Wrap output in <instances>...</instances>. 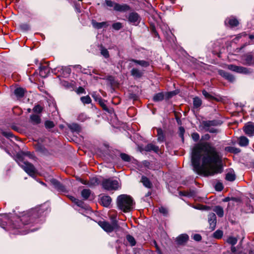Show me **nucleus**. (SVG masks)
Instances as JSON below:
<instances>
[{"instance_id":"nucleus-49","label":"nucleus","mask_w":254,"mask_h":254,"mask_svg":"<svg viewBox=\"0 0 254 254\" xmlns=\"http://www.w3.org/2000/svg\"><path fill=\"white\" fill-rule=\"evenodd\" d=\"M120 101V99H119V96H115L112 98L110 102H112L113 104H118L119 103Z\"/></svg>"},{"instance_id":"nucleus-26","label":"nucleus","mask_w":254,"mask_h":254,"mask_svg":"<svg viewBox=\"0 0 254 254\" xmlns=\"http://www.w3.org/2000/svg\"><path fill=\"white\" fill-rule=\"evenodd\" d=\"M213 211L215 212L216 214L219 217H222L224 215V210L223 208L220 206H216L213 208Z\"/></svg>"},{"instance_id":"nucleus-24","label":"nucleus","mask_w":254,"mask_h":254,"mask_svg":"<svg viewBox=\"0 0 254 254\" xmlns=\"http://www.w3.org/2000/svg\"><path fill=\"white\" fill-rule=\"evenodd\" d=\"M189 239V236L187 234H181L177 238V242L179 244H182L186 242Z\"/></svg>"},{"instance_id":"nucleus-22","label":"nucleus","mask_w":254,"mask_h":254,"mask_svg":"<svg viewBox=\"0 0 254 254\" xmlns=\"http://www.w3.org/2000/svg\"><path fill=\"white\" fill-rule=\"evenodd\" d=\"M50 72L48 67L46 66H42L40 67L39 74L42 77H46Z\"/></svg>"},{"instance_id":"nucleus-9","label":"nucleus","mask_w":254,"mask_h":254,"mask_svg":"<svg viewBox=\"0 0 254 254\" xmlns=\"http://www.w3.org/2000/svg\"><path fill=\"white\" fill-rule=\"evenodd\" d=\"M214 122L212 121H204L202 122V125L204 128L207 131L211 133H214L216 132V129L213 127H210L211 126H213Z\"/></svg>"},{"instance_id":"nucleus-63","label":"nucleus","mask_w":254,"mask_h":254,"mask_svg":"<svg viewBox=\"0 0 254 254\" xmlns=\"http://www.w3.org/2000/svg\"><path fill=\"white\" fill-rule=\"evenodd\" d=\"M180 194L183 196H190V195L189 194V193L186 191H180Z\"/></svg>"},{"instance_id":"nucleus-1","label":"nucleus","mask_w":254,"mask_h":254,"mask_svg":"<svg viewBox=\"0 0 254 254\" xmlns=\"http://www.w3.org/2000/svg\"><path fill=\"white\" fill-rule=\"evenodd\" d=\"M191 163L198 174L213 176L223 172L221 157L216 148L209 142L197 144L192 149Z\"/></svg>"},{"instance_id":"nucleus-45","label":"nucleus","mask_w":254,"mask_h":254,"mask_svg":"<svg viewBox=\"0 0 254 254\" xmlns=\"http://www.w3.org/2000/svg\"><path fill=\"white\" fill-rule=\"evenodd\" d=\"M121 158L122 159L126 162H129L130 161V158L129 155L126 153H121L120 154Z\"/></svg>"},{"instance_id":"nucleus-19","label":"nucleus","mask_w":254,"mask_h":254,"mask_svg":"<svg viewBox=\"0 0 254 254\" xmlns=\"http://www.w3.org/2000/svg\"><path fill=\"white\" fill-rule=\"evenodd\" d=\"M30 122L34 125H37L41 123V117L39 115L32 114L30 117Z\"/></svg>"},{"instance_id":"nucleus-4","label":"nucleus","mask_w":254,"mask_h":254,"mask_svg":"<svg viewBox=\"0 0 254 254\" xmlns=\"http://www.w3.org/2000/svg\"><path fill=\"white\" fill-rule=\"evenodd\" d=\"M134 204L132 198L127 194H121L117 198V206L124 212L130 211L133 208Z\"/></svg>"},{"instance_id":"nucleus-59","label":"nucleus","mask_w":254,"mask_h":254,"mask_svg":"<svg viewBox=\"0 0 254 254\" xmlns=\"http://www.w3.org/2000/svg\"><path fill=\"white\" fill-rule=\"evenodd\" d=\"M193 239L196 241H199L201 239V236L199 234H196L193 235Z\"/></svg>"},{"instance_id":"nucleus-20","label":"nucleus","mask_w":254,"mask_h":254,"mask_svg":"<svg viewBox=\"0 0 254 254\" xmlns=\"http://www.w3.org/2000/svg\"><path fill=\"white\" fill-rule=\"evenodd\" d=\"M111 198L108 195H104L101 198L102 204L105 207H108L111 204Z\"/></svg>"},{"instance_id":"nucleus-56","label":"nucleus","mask_w":254,"mask_h":254,"mask_svg":"<svg viewBox=\"0 0 254 254\" xmlns=\"http://www.w3.org/2000/svg\"><path fill=\"white\" fill-rule=\"evenodd\" d=\"M159 212L163 214L164 215H166L168 213V210L167 209L164 207H161L159 208Z\"/></svg>"},{"instance_id":"nucleus-21","label":"nucleus","mask_w":254,"mask_h":254,"mask_svg":"<svg viewBox=\"0 0 254 254\" xmlns=\"http://www.w3.org/2000/svg\"><path fill=\"white\" fill-rule=\"evenodd\" d=\"M91 23L93 27L97 29H99L104 27L108 26L107 23L106 22H97L95 20H92Z\"/></svg>"},{"instance_id":"nucleus-16","label":"nucleus","mask_w":254,"mask_h":254,"mask_svg":"<svg viewBox=\"0 0 254 254\" xmlns=\"http://www.w3.org/2000/svg\"><path fill=\"white\" fill-rule=\"evenodd\" d=\"M219 73L220 75H221L222 77H223L230 82H233L235 80V78L232 75L224 70H219Z\"/></svg>"},{"instance_id":"nucleus-61","label":"nucleus","mask_w":254,"mask_h":254,"mask_svg":"<svg viewBox=\"0 0 254 254\" xmlns=\"http://www.w3.org/2000/svg\"><path fill=\"white\" fill-rule=\"evenodd\" d=\"M86 118V116L84 114H82L78 116V118L79 121L83 122L85 120Z\"/></svg>"},{"instance_id":"nucleus-46","label":"nucleus","mask_w":254,"mask_h":254,"mask_svg":"<svg viewBox=\"0 0 254 254\" xmlns=\"http://www.w3.org/2000/svg\"><path fill=\"white\" fill-rule=\"evenodd\" d=\"M45 127L47 128H52L54 127V124L52 121H47L45 123Z\"/></svg>"},{"instance_id":"nucleus-36","label":"nucleus","mask_w":254,"mask_h":254,"mask_svg":"<svg viewBox=\"0 0 254 254\" xmlns=\"http://www.w3.org/2000/svg\"><path fill=\"white\" fill-rule=\"evenodd\" d=\"M146 148L148 151L152 150L156 153H158L159 151V147L152 144H148Z\"/></svg>"},{"instance_id":"nucleus-15","label":"nucleus","mask_w":254,"mask_h":254,"mask_svg":"<svg viewBox=\"0 0 254 254\" xmlns=\"http://www.w3.org/2000/svg\"><path fill=\"white\" fill-rule=\"evenodd\" d=\"M130 9V7L127 4H120L117 3L115 4V10L119 12H125Z\"/></svg>"},{"instance_id":"nucleus-39","label":"nucleus","mask_w":254,"mask_h":254,"mask_svg":"<svg viewBox=\"0 0 254 254\" xmlns=\"http://www.w3.org/2000/svg\"><path fill=\"white\" fill-rule=\"evenodd\" d=\"M236 176L234 174L232 173H228L226 176V179L229 181H233L235 180Z\"/></svg>"},{"instance_id":"nucleus-28","label":"nucleus","mask_w":254,"mask_h":254,"mask_svg":"<svg viewBox=\"0 0 254 254\" xmlns=\"http://www.w3.org/2000/svg\"><path fill=\"white\" fill-rule=\"evenodd\" d=\"M91 191L89 189H83L81 192V195L84 199H87L90 196Z\"/></svg>"},{"instance_id":"nucleus-60","label":"nucleus","mask_w":254,"mask_h":254,"mask_svg":"<svg viewBox=\"0 0 254 254\" xmlns=\"http://www.w3.org/2000/svg\"><path fill=\"white\" fill-rule=\"evenodd\" d=\"M179 93H180V90H175L174 91H172V92H170L168 93L167 95H169V96L175 95L178 94Z\"/></svg>"},{"instance_id":"nucleus-44","label":"nucleus","mask_w":254,"mask_h":254,"mask_svg":"<svg viewBox=\"0 0 254 254\" xmlns=\"http://www.w3.org/2000/svg\"><path fill=\"white\" fill-rule=\"evenodd\" d=\"M43 110V107L39 105H36L33 109V111L34 112L38 114L41 113L42 112Z\"/></svg>"},{"instance_id":"nucleus-17","label":"nucleus","mask_w":254,"mask_h":254,"mask_svg":"<svg viewBox=\"0 0 254 254\" xmlns=\"http://www.w3.org/2000/svg\"><path fill=\"white\" fill-rule=\"evenodd\" d=\"M130 74L134 78H139L143 75V71L137 68H133L130 71Z\"/></svg>"},{"instance_id":"nucleus-33","label":"nucleus","mask_w":254,"mask_h":254,"mask_svg":"<svg viewBox=\"0 0 254 254\" xmlns=\"http://www.w3.org/2000/svg\"><path fill=\"white\" fill-rule=\"evenodd\" d=\"M126 239L131 247L134 246L136 245V241L135 239L130 235H127Z\"/></svg>"},{"instance_id":"nucleus-8","label":"nucleus","mask_w":254,"mask_h":254,"mask_svg":"<svg viewBox=\"0 0 254 254\" xmlns=\"http://www.w3.org/2000/svg\"><path fill=\"white\" fill-rule=\"evenodd\" d=\"M51 184L53 187L60 192H65L66 191L65 188L58 181L55 179H52L50 181Z\"/></svg>"},{"instance_id":"nucleus-25","label":"nucleus","mask_w":254,"mask_h":254,"mask_svg":"<svg viewBox=\"0 0 254 254\" xmlns=\"http://www.w3.org/2000/svg\"><path fill=\"white\" fill-rule=\"evenodd\" d=\"M249 139L244 136H240L239 138V144L241 146H246L249 144Z\"/></svg>"},{"instance_id":"nucleus-43","label":"nucleus","mask_w":254,"mask_h":254,"mask_svg":"<svg viewBox=\"0 0 254 254\" xmlns=\"http://www.w3.org/2000/svg\"><path fill=\"white\" fill-rule=\"evenodd\" d=\"M223 232L221 230H218L213 233V237L216 239H220L223 236Z\"/></svg>"},{"instance_id":"nucleus-41","label":"nucleus","mask_w":254,"mask_h":254,"mask_svg":"<svg viewBox=\"0 0 254 254\" xmlns=\"http://www.w3.org/2000/svg\"><path fill=\"white\" fill-rule=\"evenodd\" d=\"M101 54L103 55L105 58H108L109 57V53L107 49L105 48L101 47Z\"/></svg>"},{"instance_id":"nucleus-13","label":"nucleus","mask_w":254,"mask_h":254,"mask_svg":"<svg viewBox=\"0 0 254 254\" xmlns=\"http://www.w3.org/2000/svg\"><path fill=\"white\" fill-rule=\"evenodd\" d=\"M228 68L232 71H236L239 73H248V69L242 66H238L235 65L230 64L228 66Z\"/></svg>"},{"instance_id":"nucleus-62","label":"nucleus","mask_w":254,"mask_h":254,"mask_svg":"<svg viewBox=\"0 0 254 254\" xmlns=\"http://www.w3.org/2000/svg\"><path fill=\"white\" fill-rule=\"evenodd\" d=\"M151 194V192L150 191H148L145 195L144 197L143 198L144 200L147 201V197L150 196Z\"/></svg>"},{"instance_id":"nucleus-29","label":"nucleus","mask_w":254,"mask_h":254,"mask_svg":"<svg viewBox=\"0 0 254 254\" xmlns=\"http://www.w3.org/2000/svg\"><path fill=\"white\" fill-rule=\"evenodd\" d=\"M157 139L159 142H163L165 140V136L163 130L161 128H157Z\"/></svg>"},{"instance_id":"nucleus-64","label":"nucleus","mask_w":254,"mask_h":254,"mask_svg":"<svg viewBox=\"0 0 254 254\" xmlns=\"http://www.w3.org/2000/svg\"><path fill=\"white\" fill-rule=\"evenodd\" d=\"M81 72L84 74H90L91 73L90 71L85 68H83Z\"/></svg>"},{"instance_id":"nucleus-27","label":"nucleus","mask_w":254,"mask_h":254,"mask_svg":"<svg viewBox=\"0 0 254 254\" xmlns=\"http://www.w3.org/2000/svg\"><path fill=\"white\" fill-rule=\"evenodd\" d=\"M227 22H228L231 27L236 26L239 24V21L234 17L227 19L225 20V23H226Z\"/></svg>"},{"instance_id":"nucleus-57","label":"nucleus","mask_w":254,"mask_h":254,"mask_svg":"<svg viewBox=\"0 0 254 254\" xmlns=\"http://www.w3.org/2000/svg\"><path fill=\"white\" fill-rule=\"evenodd\" d=\"M76 93L78 94H85V90L82 87H79L76 90Z\"/></svg>"},{"instance_id":"nucleus-40","label":"nucleus","mask_w":254,"mask_h":254,"mask_svg":"<svg viewBox=\"0 0 254 254\" xmlns=\"http://www.w3.org/2000/svg\"><path fill=\"white\" fill-rule=\"evenodd\" d=\"M80 100L83 104H89L91 102L90 96H82Z\"/></svg>"},{"instance_id":"nucleus-23","label":"nucleus","mask_w":254,"mask_h":254,"mask_svg":"<svg viewBox=\"0 0 254 254\" xmlns=\"http://www.w3.org/2000/svg\"><path fill=\"white\" fill-rule=\"evenodd\" d=\"M141 183L143 186L147 188L150 189L152 187V184L150 180L145 176H142L141 180Z\"/></svg>"},{"instance_id":"nucleus-5","label":"nucleus","mask_w":254,"mask_h":254,"mask_svg":"<svg viewBox=\"0 0 254 254\" xmlns=\"http://www.w3.org/2000/svg\"><path fill=\"white\" fill-rule=\"evenodd\" d=\"M112 224L106 221H100L99 225L106 232L110 233L118 229L119 226L115 217L111 216Z\"/></svg>"},{"instance_id":"nucleus-53","label":"nucleus","mask_w":254,"mask_h":254,"mask_svg":"<svg viewBox=\"0 0 254 254\" xmlns=\"http://www.w3.org/2000/svg\"><path fill=\"white\" fill-rule=\"evenodd\" d=\"M106 3L107 6L109 7H113L114 8V9L115 10V4H116L117 3L114 2L111 0H106Z\"/></svg>"},{"instance_id":"nucleus-47","label":"nucleus","mask_w":254,"mask_h":254,"mask_svg":"<svg viewBox=\"0 0 254 254\" xmlns=\"http://www.w3.org/2000/svg\"><path fill=\"white\" fill-rule=\"evenodd\" d=\"M185 129L183 127H180L179 128V134L180 137L182 138V141H184V135L185 133Z\"/></svg>"},{"instance_id":"nucleus-35","label":"nucleus","mask_w":254,"mask_h":254,"mask_svg":"<svg viewBox=\"0 0 254 254\" xmlns=\"http://www.w3.org/2000/svg\"><path fill=\"white\" fill-rule=\"evenodd\" d=\"M69 198L72 202L75 203L77 206L81 207H83L84 203L82 201L79 200L72 196H70Z\"/></svg>"},{"instance_id":"nucleus-7","label":"nucleus","mask_w":254,"mask_h":254,"mask_svg":"<svg viewBox=\"0 0 254 254\" xmlns=\"http://www.w3.org/2000/svg\"><path fill=\"white\" fill-rule=\"evenodd\" d=\"M95 100L98 102L99 105L102 107L103 109L110 114L113 112L112 108H109L108 106L110 104V102L102 99L101 96H93Z\"/></svg>"},{"instance_id":"nucleus-18","label":"nucleus","mask_w":254,"mask_h":254,"mask_svg":"<svg viewBox=\"0 0 254 254\" xmlns=\"http://www.w3.org/2000/svg\"><path fill=\"white\" fill-rule=\"evenodd\" d=\"M129 61L133 62L136 64H138L140 65L141 67H146L150 65V64L148 61H146L144 60H137L131 59H130Z\"/></svg>"},{"instance_id":"nucleus-55","label":"nucleus","mask_w":254,"mask_h":254,"mask_svg":"<svg viewBox=\"0 0 254 254\" xmlns=\"http://www.w3.org/2000/svg\"><path fill=\"white\" fill-rule=\"evenodd\" d=\"M223 185L220 183H218L215 185V189L218 191H221L223 190Z\"/></svg>"},{"instance_id":"nucleus-58","label":"nucleus","mask_w":254,"mask_h":254,"mask_svg":"<svg viewBox=\"0 0 254 254\" xmlns=\"http://www.w3.org/2000/svg\"><path fill=\"white\" fill-rule=\"evenodd\" d=\"M164 99V96H153V100L155 102H158Z\"/></svg>"},{"instance_id":"nucleus-42","label":"nucleus","mask_w":254,"mask_h":254,"mask_svg":"<svg viewBox=\"0 0 254 254\" xmlns=\"http://www.w3.org/2000/svg\"><path fill=\"white\" fill-rule=\"evenodd\" d=\"M1 133L3 136L7 138L13 137L16 138L15 137L13 136L12 133L10 131L2 130Z\"/></svg>"},{"instance_id":"nucleus-6","label":"nucleus","mask_w":254,"mask_h":254,"mask_svg":"<svg viewBox=\"0 0 254 254\" xmlns=\"http://www.w3.org/2000/svg\"><path fill=\"white\" fill-rule=\"evenodd\" d=\"M102 185L103 188L107 190H116L120 187L118 181L111 179L103 180Z\"/></svg>"},{"instance_id":"nucleus-3","label":"nucleus","mask_w":254,"mask_h":254,"mask_svg":"<svg viewBox=\"0 0 254 254\" xmlns=\"http://www.w3.org/2000/svg\"><path fill=\"white\" fill-rule=\"evenodd\" d=\"M23 155L32 157L29 152L17 153L15 156V161L18 165L30 176L33 177L36 173L35 167L30 163L24 161Z\"/></svg>"},{"instance_id":"nucleus-10","label":"nucleus","mask_w":254,"mask_h":254,"mask_svg":"<svg viewBox=\"0 0 254 254\" xmlns=\"http://www.w3.org/2000/svg\"><path fill=\"white\" fill-rule=\"evenodd\" d=\"M244 131L249 136L254 135V124L249 123L244 127Z\"/></svg>"},{"instance_id":"nucleus-50","label":"nucleus","mask_w":254,"mask_h":254,"mask_svg":"<svg viewBox=\"0 0 254 254\" xmlns=\"http://www.w3.org/2000/svg\"><path fill=\"white\" fill-rule=\"evenodd\" d=\"M227 150L228 151H229L230 152H233V153H238L240 152V150L238 148H235L234 147H228L227 148Z\"/></svg>"},{"instance_id":"nucleus-12","label":"nucleus","mask_w":254,"mask_h":254,"mask_svg":"<svg viewBox=\"0 0 254 254\" xmlns=\"http://www.w3.org/2000/svg\"><path fill=\"white\" fill-rule=\"evenodd\" d=\"M208 221L209 224L210 228L213 230L216 225V217L214 213H210L208 216Z\"/></svg>"},{"instance_id":"nucleus-31","label":"nucleus","mask_w":254,"mask_h":254,"mask_svg":"<svg viewBox=\"0 0 254 254\" xmlns=\"http://www.w3.org/2000/svg\"><path fill=\"white\" fill-rule=\"evenodd\" d=\"M83 184L88 185L89 187H93L99 184L98 180L96 178H92L90 180L87 184L85 182H82Z\"/></svg>"},{"instance_id":"nucleus-51","label":"nucleus","mask_w":254,"mask_h":254,"mask_svg":"<svg viewBox=\"0 0 254 254\" xmlns=\"http://www.w3.org/2000/svg\"><path fill=\"white\" fill-rule=\"evenodd\" d=\"M0 147L4 149L7 153H9V152L6 150V145L4 139L0 140Z\"/></svg>"},{"instance_id":"nucleus-2","label":"nucleus","mask_w":254,"mask_h":254,"mask_svg":"<svg viewBox=\"0 0 254 254\" xmlns=\"http://www.w3.org/2000/svg\"><path fill=\"white\" fill-rule=\"evenodd\" d=\"M41 213V210L33 209L28 212L27 215L22 216L21 218H16L14 222L10 221L8 216L6 214H0V226L5 229V224L8 223L10 229L17 230V232H13V234L25 235L29 232L27 230V227H26V225L29 224L27 221L28 218L29 217V220L32 221L33 219L39 217V214Z\"/></svg>"},{"instance_id":"nucleus-38","label":"nucleus","mask_w":254,"mask_h":254,"mask_svg":"<svg viewBox=\"0 0 254 254\" xmlns=\"http://www.w3.org/2000/svg\"><path fill=\"white\" fill-rule=\"evenodd\" d=\"M202 104L201 100L198 97H195L193 98V106L195 108H198Z\"/></svg>"},{"instance_id":"nucleus-14","label":"nucleus","mask_w":254,"mask_h":254,"mask_svg":"<svg viewBox=\"0 0 254 254\" xmlns=\"http://www.w3.org/2000/svg\"><path fill=\"white\" fill-rule=\"evenodd\" d=\"M11 89L13 91L15 95H24L27 94L26 89L20 86L11 87Z\"/></svg>"},{"instance_id":"nucleus-48","label":"nucleus","mask_w":254,"mask_h":254,"mask_svg":"<svg viewBox=\"0 0 254 254\" xmlns=\"http://www.w3.org/2000/svg\"><path fill=\"white\" fill-rule=\"evenodd\" d=\"M112 27L114 29L119 30L122 27V25L120 22H116L112 25Z\"/></svg>"},{"instance_id":"nucleus-11","label":"nucleus","mask_w":254,"mask_h":254,"mask_svg":"<svg viewBox=\"0 0 254 254\" xmlns=\"http://www.w3.org/2000/svg\"><path fill=\"white\" fill-rule=\"evenodd\" d=\"M128 20L130 23L136 25L139 22L140 17L137 13L131 12L128 15Z\"/></svg>"},{"instance_id":"nucleus-34","label":"nucleus","mask_w":254,"mask_h":254,"mask_svg":"<svg viewBox=\"0 0 254 254\" xmlns=\"http://www.w3.org/2000/svg\"><path fill=\"white\" fill-rule=\"evenodd\" d=\"M232 254H246L242 252V249L240 247H231Z\"/></svg>"},{"instance_id":"nucleus-30","label":"nucleus","mask_w":254,"mask_h":254,"mask_svg":"<svg viewBox=\"0 0 254 254\" xmlns=\"http://www.w3.org/2000/svg\"><path fill=\"white\" fill-rule=\"evenodd\" d=\"M237 238L233 236H229L226 240V242L231 245V247H234V246L237 244Z\"/></svg>"},{"instance_id":"nucleus-32","label":"nucleus","mask_w":254,"mask_h":254,"mask_svg":"<svg viewBox=\"0 0 254 254\" xmlns=\"http://www.w3.org/2000/svg\"><path fill=\"white\" fill-rule=\"evenodd\" d=\"M63 86L65 88L69 89H73L74 86V82L72 81L71 82H68L67 81L63 80L61 82Z\"/></svg>"},{"instance_id":"nucleus-52","label":"nucleus","mask_w":254,"mask_h":254,"mask_svg":"<svg viewBox=\"0 0 254 254\" xmlns=\"http://www.w3.org/2000/svg\"><path fill=\"white\" fill-rule=\"evenodd\" d=\"M20 28L23 31H28L30 29V26L27 24H22L20 26Z\"/></svg>"},{"instance_id":"nucleus-54","label":"nucleus","mask_w":254,"mask_h":254,"mask_svg":"<svg viewBox=\"0 0 254 254\" xmlns=\"http://www.w3.org/2000/svg\"><path fill=\"white\" fill-rule=\"evenodd\" d=\"M191 137L193 140L195 141H198L199 139V135L197 132L192 133Z\"/></svg>"},{"instance_id":"nucleus-37","label":"nucleus","mask_w":254,"mask_h":254,"mask_svg":"<svg viewBox=\"0 0 254 254\" xmlns=\"http://www.w3.org/2000/svg\"><path fill=\"white\" fill-rule=\"evenodd\" d=\"M68 127L72 131L75 132H78L80 127L77 124H72L68 125Z\"/></svg>"}]
</instances>
